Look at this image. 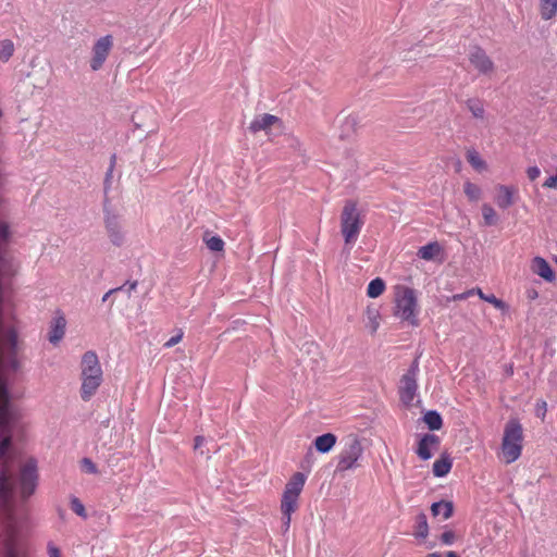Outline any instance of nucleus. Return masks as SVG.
<instances>
[{
    "label": "nucleus",
    "instance_id": "a19ab883",
    "mask_svg": "<svg viewBox=\"0 0 557 557\" xmlns=\"http://www.w3.org/2000/svg\"><path fill=\"white\" fill-rule=\"evenodd\" d=\"M283 515V527L285 531H288L292 521V513H282Z\"/></svg>",
    "mask_w": 557,
    "mask_h": 557
},
{
    "label": "nucleus",
    "instance_id": "4468645a",
    "mask_svg": "<svg viewBox=\"0 0 557 557\" xmlns=\"http://www.w3.org/2000/svg\"><path fill=\"white\" fill-rule=\"evenodd\" d=\"M531 270L547 282L555 280V273L548 262L542 257H535L531 263Z\"/></svg>",
    "mask_w": 557,
    "mask_h": 557
},
{
    "label": "nucleus",
    "instance_id": "37998d69",
    "mask_svg": "<svg viewBox=\"0 0 557 557\" xmlns=\"http://www.w3.org/2000/svg\"><path fill=\"white\" fill-rule=\"evenodd\" d=\"M205 437L203 436H196L195 437V443H194V449L197 450L199 449L203 444H205Z\"/></svg>",
    "mask_w": 557,
    "mask_h": 557
},
{
    "label": "nucleus",
    "instance_id": "09e8293b",
    "mask_svg": "<svg viewBox=\"0 0 557 557\" xmlns=\"http://www.w3.org/2000/svg\"><path fill=\"white\" fill-rule=\"evenodd\" d=\"M443 557H459V556L457 555V553H455V552L450 550V552H446V553L443 555Z\"/></svg>",
    "mask_w": 557,
    "mask_h": 557
},
{
    "label": "nucleus",
    "instance_id": "4be33fe9",
    "mask_svg": "<svg viewBox=\"0 0 557 557\" xmlns=\"http://www.w3.org/2000/svg\"><path fill=\"white\" fill-rule=\"evenodd\" d=\"M466 106L473 117L479 120H483L485 117V108L483 100L479 98H470L466 101Z\"/></svg>",
    "mask_w": 557,
    "mask_h": 557
},
{
    "label": "nucleus",
    "instance_id": "473e14b6",
    "mask_svg": "<svg viewBox=\"0 0 557 557\" xmlns=\"http://www.w3.org/2000/svg\"><path fill=\"white\" fill-rule=\"evenodd\" d=\"M71 508L77 516L86 518L85 507L78 498L73 497L71 499Z\"/></svg>",
    "mask_w": 557,
    "mask_h": 557
},
{
    "label": "nucleus",
    "instance_id": "49530a36",
    "mask_svg": "<svg viewBox=\"0 0 557 557\" xmlns=\"http://www.w3.org/2000/svg\"><path fill=\"white\" fill-rule=\"evenodd\" d=\"M539 408H537V414L542 413L544 416L545 411H546V403L545 401H542L541 404L537 405Z\"/></svg>",
    "mask_w": 557,
    "mask_h": 557
},
{
    "label": "nucleus",
    "instance_id": "a878e982",
    "mask_svg": "<svg viewBox=\"0 0 557 557\" xmlns=\"http://www.w3.org/2000/svg\"><path fill=\"white\" fill-rule=\"evenodd\" d=\"M385 290V282L381 277L372 280L367 288V295L370 298L380 297Z\"/></svg>",
    "mask_w": 557,
    "mask_h": 557
},
{
    "label": "nucleus",
    "instance_id": "c9c22d12",
    "mask_svg": "<svg viewBox=\"0 0 557 557\" xmlns=\"http://www.w3.org/2000/svg\"><path fill=\"white\" fill-rule=\"evenodd\" d=\"M82 466H83V469L86 472H88V473H97V467H96V465L89 458H84L82 460Z\"/></svg>",
    "mask_w": 557,
    "mask_h": 557
},
{
    "label": "nucleus",
    "instance_id": "dca6fc26",
    "mask_svg": "<svg viewBox=\"0 0 557 557\" xmlns=\"http://www.w3.org/2000/svg\"><path fill=\"white\" fill-rule=\"evenodd\" d=\"M336 436L333 433H325L315 437L314 447L321 454L329 453L336 444Z\"/></svg>",
    "mask_w": 557,
    "mask_h": 557
},
{
    "label": "nucleus",
    "instance_id": "6e6552de",
    "mask_svg": "<svg viewBox=\"0 0 557 557\" xmlns=\"http://www.w3.org/2000/svg\"><path fill=\"white\" fill-rule=\"evenodd\" d=\"M112 48H113V37L111 35H106L103 37H100L94 44L92 50H91V59H90V69L92 71H99L103 66Z\"/></svg>",
    "mask_w": 557,
    "mask_h": 557
},
{
    "label": "nucleus",
    "instance_id": "c03bdc74",
    "mask_svg": "<svg viewBox=\"0 0 557 557\" xmlns=\"http://www.w3.org/2000/svg\"><path fill=\"white\" fill-rule=\"evenodd\" d=\"M527 297L530 299V300H534L537 298V292L535 289H529L527 292Z\"/></svg>",
    "mask_w": 557,
    "mask_h": 557
},
{
    "label": "nucleus",
    "instance_id": "393cba45",
    "mask_svg": "<svg viewBox=\"0 0 557 557\" xmlns=\"http://www.w3.org/2000/svg\"><path fill=\"white\" fill-rule=\"evenodd\" d=\"M14 52L15 45L11 39L4 38L0 40V62L7 63L13 57Z\"/></svg>",
    "mask_w": 557,
    "mask_h": 557
},
{
    "label": "nucleus",
    "instance_id": "2eb2a0df",
    "mask_svg": "<svg viewBox=\"0 0 557 557\" xmlns=\"http://www.w3.org/2000/svg\"><path fill=\"white\" fill-rule=\"evenodd\" d=\"M278 122V117L269 113H263L255 116L249 125L251 133L268 131L272 125Z\"/></svg>",
    "mask_w": 557,
    "mask_h": 557
},
{
    "label": "nucleus",
    "instance_id": "7c9ffc66",
    "mask_svg": "<svg viewBox=\"0 0 557 557\" xmlns=\"http://www.w3.org/2000/svg\"><path fill=\"white\" fill-rule=\"evenodd\" d=\"M203 240H205L207 247L211 251L219 252V251H223V249H224V242L220 236H209L206 233L203 236Z\"/></svg>",
    "mask_w": 557,
    "mask_h": 557
},
{
    "label": "nucleus",
    "instance_id": "c85d7f7f",
    "mask_svg": "<svg viewBox=\"0 0 557 557\" xmlns=\"http://www.w3.org/2000/svg\"><path fill=\"white\" fill-rule=\"evenodd\" d=\"M475 294H478V295H479V297H480L482 300H484V301H486V302L492 304L496 309H499V310H506V309L508 308V307H507V305H506L503 300L498 299V298H497L495 295H493V294H491V295H485V294L482 292V289H480V288H475Z\"/></svg>",
    "mask_w": 557,
    "mask_h": 557
},
{
    "label": "nucleus",
    "instance_id": "4c0bfd02",
    "mask_svg": "<svg viewBox=\"0 0 557 557\" xmlns=\"http://www.w3.org/2000/svg\"><path fill=\"white\" fill-rule=\"evenodd\" d=\"M540 174H541V171L537 166H530L527 170V175L530 181H535L540 176Z\"/></svg>",
    "mask_w": 557,
    "mask_h": 557
},
{
    "label": "nucleus",
    "instance_id": "ddd939ff",
    "mask_svg": "<svg viewBox=\"0 0 557 557\" xmlns=\"http://www.w3.org/2000/svg\"><path fill=\"white\" fill-rule=\"evenodd\" d=\"M495 190L494 200L500 209H507L516 202L517 188L515 186L499 184L495 187Z\"/></svg>",
    "mask_w": 557,
    "mask_h": 557
},
{
    "label": "nucleus",
    "instance_id": "39448f33",
    "mask_svg": "<svg viewBox=\"0 0 557 557\" xmlns=\"http://www.w3.org/2000/svg\"><path fill=\"white\" fill-rule=\"evenodd\" d=\"M306 475L301 472H296L286 483L282 500L281 512L293 513L298 508V498L306 483Z\"/></svg>",
    "mask_w": 557,
    "mask_h": 557
},
{
    "label": "nucleus",
    "instance_id": "ea45409f",
    "mask_svg": "<svg viewBox=\"0 0 557 557\" xmlns=\"http://www.w3.org/2000/svg\"><path fill=\"white\" fill-rule=\"evenodd\" d=\"M475 294V288L473 289H470L468 292H465V293H461V294H456L453 296V300H463L466 298H468L469 296Z\"/></svg>",
    "mask_w": 557,
    "mask_h": 557
},
{
    "label": "nucleus",
    "instance_id": "58836bf2",
    "mask_svg": "<svg viewBox=\"0 0 557 557\" xmlns=\"http://www.w3.org/2000/svg\"><path fill=\"white\" fill-rule=\"evenodd\" d=\"M127 289L128 294L137 288V281L126 282L123 286L116 288L117 290Z\"/></svg>",
    "mask_w": 557,
    "mask_h": 557
},
{
    "label": "nucleus",
    "instance_id": "5701e85b",
    "mask_svg": "<svg viewBox=\"0 0 557 557\" xmlns=\"http://www.w3.org/2000/svg\"><path fill=\"white\" fill-rule=\"evenodd\" d=\"M441 252L438 243L433 242L419 248L417 255L419 258L430 261L433 260Z\"/></svg>",
    "mask_w": 557,
    "mask_h": 557
},
{
    "label": "nucleus",
    "instance_id": "de8ad7c7",
    "mask_svg": "<svg viewBox=\"0 0 557 557\" xmlns=\"http://www.w3.org/2000/svg\"><path fill=\"white\" fill-rule=\"evenodd\" d=\"M117 292L116 288H113V289H110L108 293H106L102 297V301H107V299L109 298V296L113 293Z\"/></svg>",
    "mask_w": 557,
    "mask_h": 557
},
{
    "label": "nucleus",
    "instance_id": "f704fd0d",
    "mask_svg": "<svg viewBox=\"0 0 557 557\" xmlns=\"http://www.w3.org/2000/svg\"><path fill=\"white\" fill-rule=\"evenodd\" d=\"M183 335H184L183 331L178 330L176 335L172 336L170 339H168L164 343V347L165 348H171V347L175 346L176 344H178L182 341Z\"/></svg>",
    "mask_w": 557,
    "mask_h": 557
},
{
    "label": "nucleus",
    "instance_id": "72a5a7b5",
    "mask_svg": "<svg viewBox=\"0 0 557 557\" xmlns=\"http://www.w3.org/2000/svg\"><path fill=\"white\" fill-rule=\"evenodd\" d=\"M456 541V534L451 530H447L442 533L441 535V542L444 545H453Z\"/></svg>",
    "mask_w": 557,
    "mask_h": 557
},
{
    "label": "nucleus",
    "instance_id": "bb28decb",
    "mask_svg": "<svg viewBox=\"0 0 557 557\" xmlns=\"http://www.w3.org/2000/svg\"><path fill=\"white\" fill-rule=\"evenodd\" d=\"M423 421L425 422L428 428L432 431L440 430L443 425V420H442L441 414L434 410L428 411L423 417Z\"/></svg>",
    "mask_w": 557,
    "mask_h": 557
},
{
    "label": "nucleus",
    "instance_id": "412c9836",
    "mask_svg": "<svg viewBox=\"0 0 557 557\" xmlns=\"http://www.w3.org/2000/svg\"><path fill=\"white\" fill-rule=\"evenodd\" d=\"M540 14L544 21L552 20L557 14V0H540Z\"/></svg>",
    "mask_w": 557,
    "mask_h": 557
},
{
    "label": "nucleus",
    "instance_id": "f3484780",
    "mask_svg": "<svg viewBox=\"0 0 557 557\" xmlns=\"http://www.w3.org/2000/svg\"><path fill=\"white\" fill-rule=\"evenodd\" d=\"M364 325L370 330L372 334H374L380 326V312L379 309L374 306H368L366 310L364 317Z\"/></svg>",
    "mask_w": 557,
    "mask_h": 557
},
{
    "label": "nucleus",
    "instance_id": "8fccbe9b",
    "mask_svg": "<svg viewBox=\"0 0 557 557\" xmlns=\"http://www.w3.org/2000/svg\"><path fill=\"white\" fill-rule=\"evenodd\" d=\"M426 557H443V554L435 552L428 554Z\"/></svg>",
    "mask_w": 557,
    "mask_h": 557
},
{
    "label": "nucleus",
    "instance_id": "e433bc0d",
    "mask_svg": "<svg viewBox=\"0 0 557 557\" xmlns=\"http://www.w3.org/2000/svg\"><path fill=\"white\" fill-rule=\"evenodd\" d=\"M356 125H357V117L354 115H349L344 120L343 126L348 129H355Z\"/></svg>",
    "mask_w": 557,
    "mask_h": 557
},
{
    "label": "nucleus",
    "instance_id": "3c124183",
    "mask_svg": "<svg viewBox=\"0 0 557 557\" xmlns=\"http://www.w3.org/2000/svg\"><path fill=\"white\" fill-rule=\"evenodd\" d=\"M114 159H115V157L112 158V163H114ZM112 171H113V164H111V166H110V170L108 172V176L111 175Z\"/></svg>",
    "mask_w": 557,
    "mask_h": 557
},
{
    "label": "nucleus",
    "instance_id": "1a4fd4ad",
    "mask_svg": "<svg viewBox=\"0 0 557 557\" xmlns=\"http://www.w3.org/2000/svg\"><path fill=\"white\" fill-rule=\"evenodd\" d=\"M440 437L432 433L424 434L417 446L416 454L422 460H429L440 448Z\"/></svg>",
    "mask_w": 557,
    "mask_h": 557
},
{
    "label": "nucleus",
    "instance_id": "b1692460",
    "mask_svg": "<svg viewBox=\"0 0 557 557\" xmlns=\"http://www.w3.org/2000/svg\"><path fill=\"white\" fill-rule=\"evenodd\" d=\"M483 224L485 226L496 225L499 221V216L495 209L490 203H483L481 207Z\"/></svg>",
    "mask_w": 557,
    "mask_h": 557
},
{
    "label": "nucleus",
    "instance_id": "6ab92c4d",
    "mask_svg": "<svg viewBox=\"0 0 557 557\" xmlns=\"http://www.w3.org/2000/svg\"><path fill=\"white\" fill-rule=\"evenodd\" d=\"M413 535L418 540H425L429 535V524L425 513L420 512L416 517Z\"/></svg>",
    "mask_w": 557,
    "mask_h": 557
},
{
    "label": "nucleus",
    "instance_id": "423d86ee",
    "mask_svg": "<svg viewBox=\"0 0 557 557\" xmlns=\"http://www.w3.org/2000/svg\"><path fill=\"white\" fill-rule=\"evenodd\" d=\"M362 454L363 447L360 440L354 434L348 435L338 456L337 470L347 471L359 467L358 461Z\"/></svg>",
    "mask_w": 557,
    "mask_h": 557
},
{
    "label": "nucleus",
    "instance_id": "a211bd4d",
    "mask_svg": "<svg viewBox=\"0 0 557 557\" xmlns=\"http://www.w3.org/2000/svg\"><path fill=\"white\" fill-rule=\"evenodd\" d=\"M453 462L448 455H443L433 463V474L437 478L445 476L451 469Z\"/></svg>",
    "mask_w": 557,
    "mask_h": 557
},
{
    "label": "nucleus",
    "instance_id": "7ed1b4c3",
    "mask_svg": "<svg viewBox=\"0 0 557 557\" xmlns=\"http://www.w3.org/2000/svg\"><path fill=\"white\" fill-rule=\"evenodd\" d=\"M363 224L357 203L351 200L346 201L341 213V232L346 246L355 245Z\"/></svg>",
    "mask_w": 557,
    "mask_h": 557
},
{
    "label": "nucleus",
    "instance_id": "a18cd8bd",
    "mask_svg": "<svg viewBox=\"0 0 557 557\" xmlns=\"http://www.w3.org/2000/svg\"><path fill=\"white\" fill-rule=\"evenodd\" d=\"M50 557H61L60 552L57 547H49Z\"/></svg>",
    "mask_w": 557,
    "mask_h": 557
},
{
    "label": "nucleus",
    "instance_id": "9d476101",
    "mask_svg": "<svg viewBox=\"0 0 557 557\" xmlns=\"http://www.w3.org/2000/svg\"><path fill=\"white\" fill-rule=\"evenodd\" d=\"M469 61L481 74L487 75L494 72V62L486 54V52L479 47H474L470 51Z\"/></svg>",
    "mask_w": 557,
    "mask_h": 557
},
{
    "label": "nucleus",
    "instance_id": "20e7f679",
    "mask_svg": "<svg viewBox=\"0 0 557 557\" xmlns=\"http://www.w3.org/2000/svg\"><path fill=\"white\" fill-rule=\"evenodd\" d=\"M418 300L412 288L399 286L396 289L394 314L401 321L418 325Z\"/></svg>",
    "mask_w": 557,
    "mask_h": 557
},
{
    "label": "nucleus",
    "instance_id": "0eeeda50",
    "mask_svg": "<svg viewBox=\"0 0 557 557\" xmlns=\"http://www.w3.org/2000/svg\"><path fill=\"white\" fill-rule=\"evenodd\" d=\"M419 373V362L416 359L410 368L407 370V372L401 376L400 383H399V396L400 400L409 406L413 401L417 391H418V383L417 377Z\"/></svg>",
    "mask_w": 557,
    "mask_h": 557
},
{
    "label": "nucleus",
    "instance_id": "c756f323",
    "mask_svg": "<svg viewBox=\"0 0 557 557\" xmlns=\"http://www.w3.org/2000/svg\"><path fill=\"white\" fill-rule=\"evenodd\" d=\"M463 191L470 201H478L482 196V189L469 181L463 184Z\"/></svg>",
    "mask_w": 557,
    "mask_h": 557
},
{
    "label": "nucleus",
    "instance_id": "aec40b11",
    "mask_svg": "<svg viewBox=\"0 0 557 557\" xmlns=\"http://www.w3.org/2000/svg\"><path fill=\"white\" fill-rule=\"evenodd\" d=\"M431 511L434 517L442 515L443 518L446 520L451 517L453 511H454V506H453L451 502L442 500V502L433 503L431 506Z\"/></svg>",
    "mask_w": 557,
    "mask_h": 557
},
{
    "label": "nucleus",
    "instance_id": "9b49d317",
    "mask_svg": "<svg viewBox=\"0 0 557 557\" xmlns=\"http://www.w3.org/2000/svg\"><path fill=\"white\" fill-rule=\"evenodd\" d=\"M104 226L110 242L114 246L121 247L125 242V235L117 218L115 215L107 214L104 219Z\"/></svg>",
    "mask_w": 557,
    "mask_h": 557
},
{
    "label": "nucleus",
    "instance_id": "f03ea898",
    "mask_svg": "<svg viewBox=\"0 0 557 557\" xmlns=\"http://www.w3.org/2000/svg\"><path fill=\"white\" fill-rule=\"evenodd\" d=\"M523 430L516 419L509 420L504 429L502 456L506 463L516 461L522 451Z\"/></svg>",
    "mask_w": 557,
    "mask_h": 557
},
{
    "label": "nucleus",
    "instance_id": "f8f14e48",
    "mask_svg": "<svg viewBox=\"0 0 557 557\" xmlns=\"http://www.w3.org/2000/svg\"><path fill=\"white\" fill-rule=\"evenodd\" d=\"M3 555L4 557H26L13 528L7 531L3 540Z\"/></svg>",
    "mask_w": 557,
    "mask_h": 557
},
{
    "label": "nucleus",
    "instance_id": "79ce46f5",
    "mask_svg": "<svg viewBox=\"0 0 557 557\" xmlns=\"http://www.w3.org/2000/svg\"><path fill=\"white\" fill-rule=\"evenodd\" d=\"M283 515V527L285 531H288L292 521V513H282Z\"/></svg>",
    "mask_w": 557,
    "mask_h": 557
},
{
    "label": "nucleus",
    "instance_id": "2f4dec72",
    "mask_svg": "<svg viewBox=\"0 0 557 557\" xmlns=\"http://www.w3.org/2000/svg\"><path fill=\"white\" fill-rule=\"evenodd\" d=\"M467 160L478 171L486 169L485 161L480 157V154L475 150L468 151Z\"/></svg>",
    "mask_w": 557,
    "mask_h": 557
},
{
    "label": "nucleus",
    "instance_id": "cd10ccee",
    "mask_svg": "<svg viewBox=\"0 0 557 557\" xmlns=\"http://www.w3.org/2000/svg\"><path fill=\"white\" fill-rule=\"evenodd\" d=\"M65 321L63 318H60L55 321L54 326L51 329L49 333V341L52 344L59 343L64 336Z\"/></svg>",
    "mask_w": 557,
    "mask_h": 557
},
{
    "label": "nucleus",
    "instance_id": "f257e3e1",
    "mask_svg": "<svg viewBox=\"0 0 557 557\" xmlns=\"http://www.w3.org/2000/svg\"><path fill=\"white\" fill-rule=\"evenodd\" d=\"M79 369V395L84 401H89L103 382V371L96 351L88 350L82 356Z\"/></svg>",
    "mask_w": 557,
    "mask_h": 557
}]
</instances>
